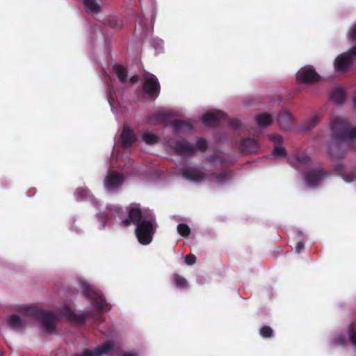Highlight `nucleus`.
<instances>
[{
  "instance_id": "nucleus-1",
  "label": "nucleus",
  "mask_w": 356,
  "mask_h": 356,
  "mask_svg": "<svg viewBox=\"0 0 356 356\" xmlns=\"http://www.w3.org/2000/svg\"><path fill=\"white\" fill-rule=\"evenodd\" d=\"M132 221L136 224V234L138 241L143 245L149 244L156 227L155 218L148 210L131 208L129 212V218L122 220L124 226H128Z\"/></svg>"
},
{
  "instance_id": "nucleus-2",
  "label": "nucleus",
  "mask_w": 356,
  "mask_h": 356,
  "mask_svg": "<svg viewBox=\"0 0 356 356\" xmlns=\"http://www.w3.org/2000/svg\"><path fill=\"white\" fill-rule=\"evenodd\" d=\"M20 312L24 316L40 318L41 328L44 332L49 334L54 330L56 320L51 314L49 312L41 313L35 307L28 306L21 307Z\"/></svg>"
},
{
  "instance_id": "nucleus-3",
  "label": "nucleus",
  "mask_w": 356,
  "mask_h": 356,
  "mask_svg": "<svg viewBox=\"0 0 356 356\" xmlns=\"http://www.w3.org/2000/svg\"><path fill=\"white\" fill-rule=\"evenodd\" d=\"M331 127L333 137L337 140H343L356 137V128L348 129L345 124L340 120L333 121Z\"/></svg>"
},
{
  "instance_id": "nucleus-4",
  "label": "nucleus",
  "mask_w": 356,
  "mask_h": 356,
  "mask_svg": "<svg viewBox=\"0 0 356 356\" xmlns=\"http://www.w3.org/2000/svg\"><path fill=\"white\" fill-rule=\"evenodd\" d=\"M80 285L83 289L84 294L93 299L94 302L99 309L104 312L110 309L108 305L105 302L102 296L94 289L93 286L89 285L83 280L80 281Z\"/></svg>"
},
{
  "instance_id": "nucleus-5",
  "label": "nucleus",
  "mask_w": 356,
  "mask_h": 356,
  "mask_svg": "<svg viewBox=\"0 0 356 356\" xmlns=\"http://www.w3.org/2000/svg\"><path fill=\"white\" fill-rule=\"evenodd\" d=\"M170 145L176 151L177 153L186 154L194 152L195 149L200 151L204 150L207 147V143L204 139L200 138L197 140L195 147H193L186 141H181L179 143H175L172 141L170 143Z\"/></svg>"
},
{
  "instance_id": "nucleus-6",
  "label": "nucleus",
  "mask_w": 356,
  "mask_h": 356,
  "mask_svg": "<svg viewBox=\"0 0 356 356\" xmlns=\"http://www.w3.org/2000/svg\"><path fill=\"white\" fill-rule=\"evenodd\" d=\"M353 56H356V46L336 58L334 60L336 71L338 72L346 71L352 63Z\"/></svg>"
},
{
  "instance_id": "nucleus-7",
  "label": "nucleus",
  "mask_w": 356,
  "mask_h": 356,
  "mask_svg": "<svg viewBox=\"0 0 356 356\" xmlns=\"http://www.w3.org/2000/svg\"><path fill=\"white\" fill-rule=\"evenodd\" d=\"M318 75L310 65L300 68L296 73L297 81L302 84H312L318 80Z\"/></svg>"
},
{
  "instance_id": "nucleus-8",
  "label": "nucleus",
  "mask_w": 356,
  "mask_h": 356,
  "mask_svg": "<svg viewBox=\"0 0 356 356\" xmlns=\"http://www.w3.org/2000/svg\"><path fill=\"white\" fill-rule=\"evenodd\" d=\"M159 83L157 78L153 74L145 76L144 90L149 96H158L159 93Z\"/></svg>"
},
{
  "instance_id": "nucleus-9",
  "label": "nucleus",
  "mask_w": 356,
  "mask_h": 356,
  "mask_svg": "<svg viewBox=\"0 0 356 356\" xmlns=\"http://www.w3.org/2000/svg\"><path fill=\"white\" fill-rule=\"evenodd\" d=\"M184 177L189 181L196 183L207 181L209 179V176L203 171L195 168H186L183 170Z\"/></svg>"
},
{
  "instance_id": "nucleus-10",
  "label": "nucleus",
  "mask_w": 356,
  "mask_h": 356,
  "mask_svg": "<svg viewBox=\"0 0 356 356\" xmlns=\"http://www.w3.org/2000/svg\"><path fill=\"white\" fill-rule=\"evenodd\" d=\"M123 177L115 172L108 173L104 179V186L108 191H113L121 186L123 183Z\"/></svg>"
},
{
  "instance_id": "nucleus-11",
  "label": "nucleus",
  "mask_w": 356,
  "mask_h": 356,
  "mask_svg": "<svg viewBox=\"0 0 356 356\" xmlns=\"http://www.w3.org/2000/svg\"><path fill=\"white\" fill-rule=\"evenodd\" d=\"M224 116L225 114L221 111H214L204 114L202 117V120L205 124L213 126L224 118Z\"/></svg>"
},
{
  "instance_id": "nucleus-12",
  "label": "nucleus",
  "mask_w": 356,
  "mask_h": 356,
  "mask_svg": "<svg viewBox=\"0 0 356 356\" xmlns=\"http://www.w3.org/2000/svg\"><path fill=\"white\" fill-rule=\"evenodd\" d=\"M325 177V174L321 170H315L306 175L305 181L308 186H315L323 180Z\"/></svg>"
},
{
  "instance_id": "nucleus-13",
  "label": "nucleus",
  "mask_w": 356,
  "mask_h": 356,
  "mask_svg": "<svg viewBox=\"0 0 356 356\" xmlns=\"http://www.w3.org/2000/svg\"><path fill=\"white\" fill-rule=\"evenodd\" d=\"M113 70L121 83H126L128 81L136 83L138 81V76H132L128 79L126 69L121 65H115L113 66Z\"/></svg>"
},
{
  "instance_id": "nucleus-14",
  "label": "nucleus",
  "mask_w": 356,
  "mask_h": 356,
  "mask_svg": "<svg viewBox=\"0 0 356 356\" xmlns=\"http://www.w3.org/2000/svg\"><path fill=\"white\" fill-rule=\"evenodd\" d=\"M113 348V344L107 342L98 347L92 351L83 352L80 356H99L103 354H107Z\"/></svg>"
},
{
  "instance_id": "nucleus-15",
  "label": "nucleus",
  "mask_w": 356,
  "mask_h": 356,
  "mask_svg": "<svg viewBox=\"0 0 356 356\" xmlns=\"http://www.w3.org/2000/svg\"><path fill=\"white\" fill-rule=\"evenodd\" d=\"M278 122L282 128L289 129L291 127L293 120L289 112L282 111L278 116Z\"/></svg>"
},
{
  "instance_id": "nucleus-16",
  "label": "nucleus",
  "mask_w": 356,
  "mask_h": 356,
  "mask_svg": "<svg viewBox=\"0 0 356 356\" xmlns=\"http://www.w3.org/2000/svg\"><path fill=\"white\" fill-rule=\"evenodd\" d=\"M120 139L124 146H129L135 141L136 136L129 130L128 127L124 126L120 136Z\"/></svg>"
},
{
  "instance_id": "nucleus-17",
  "label": "nucleus",
  "mask_w": 356,
  "mask_h": 356,
  "mask_svg": "<svg viewBox=\"0 0 356 356\" xmlns=\"http://www.w3.org/2000/svg\"><path fill=\"white\" fill-rule=\"evenodd\" d=\"M242 150L245 153H252L257 150V143L254 139L247 138L243 140Z\"/></svg>"
},
{
  "instance_id": "nucleus-18",
  "label": "nucleus",
  "mask_w": 356,
  "mask_h": 356,
  "mask_svg": "<svg viewBox=\"0 0 356 356\" xmlns=\"http://www.w3.org/2000/svg\"><path fill=\"white\" fill-rule=\"evenodd\" d=\"M255 120L257 124L261 127H268L273 122L271 115L266 113H261L255 116Z\"/></svg>"
},
{
  "instance_id": "nucleus-19",
  "label": "nucleus",
  "mask_w": 356,
  "mask_h": 356,
  "mask_svg": "<svg viewBox=\"0 0 356 356\" xmlns=\"http://www.w3.org/2000/svg\"><path fill=\"white\" fill-rule=\"evenodd\" d=\"M173 130L175 132L186 133L190 131L192 127L185 121L175 120L172 123Z\"/></svg>"
},
{
  "instance_id": "nucleus-20",
  "label": "nucleus",
  "mask_w": 356,
  "mask_h": 356,
  "mask_svg": "<svg viewBox=\"0 0 356 356\" xmlns=\"http://www.w3.org/2000/svg\"><path fill=\"white\" fill-rule=\"evenodd\" d=\"M84 7L88 13L92 14L98 13L100 10V6L96 0H83Z\"/></svg>"
},
{
  "instance_id": "nucleus-21",
  "label": "nucleus",
  "mask_w": 356,
  "mask_h": 356,
  "mask_svg": "<svg viewBox=\"0 0 356 356\" xmlns=\"http://www.w3.org/2000/svg\"><path fill=\"white\" fill-rule=\"evenodd\" d=\"M8 324L10 327L15 330L20 329L24 326L23 321L20 319V318L18 316L15 314L12 315L9 317V318L8 319Z\"/></svg>"
},
{
  "instance_id": "nucleus-22",
  "label": "nucleus",
  "mask_w": 356,
  "mask_h": 356,
  "mask_svg": "<svg viewBox=\"0 0 356 356\" xmlns=\"http://www.w3.org/2000/svg\"><path fill=\"white\" fill-rule=\"evenodd\" d=\"M142 138L143 141L148 145H154L159 141V137L149 131L143 132Z\"/></svg>"
},
{
  "instance_id": "nucleus-23",
  "label": "nucleus",
  "mask_w": 356,
  "mask_h": 356,
  "mask_svg": "<svg viewBox=\"0 0 356 356\" xmlns=\"http://www.w3.org/2000/svg\"><path fill=\"white\" fill-rule=\"evenodd\" d=\"M60 314L69 320H72L74 316L73 312L67 305L63 306L60 309Z\"/></svg>"
},
{
  "instance_id": "nucleus-24",
  "label": "nucleus",
  "mask_w": 356,
  "mask_h": 356,
  "mask_svg": "<svg viewBox=\"0 0 356 356\" xmlns=\"http://www.w3.org/2000/svg\"><path fill=\"white\" fill-rule=\"evenodd\" d=\"M177 232L180 235L187 236L189 235L191 230L186 224L180 223L177 226Z\"/></svg>"
},
{
  "instance_id": "nucleus-25",
  "label": "nucleus",
  "mask_w": 356,
  "mask_h": 356,
  "mask_svg": "<svg viewBox=\"0 0 356 356\" xmlns=\"http://www.w3.org/2000/svg\"><path fill=\"white\" fill-rule=\"evenodd\" d=\"M174 280L176 286L179 288H184L188 284L187 281L184 278L178 275L175 276Z\"/></svg>"
},
{
  "instance_id": "nucleus-26",
  "label": "nucleus",
  "mask_w": 356,
  "mask_h": 356,
  "mask_svg": "<svg viewBox=\"0 0 356 356\" xmlns=\"http://www.w3.org/2000/svg\"><path fill=\"white\" fill-rule=\"evenodd\" d=\"M260 334L263 337H270L273 334V330L268 326H264L260 329Z\"/></svg>"
},
{
  "instance_id": "nucleus-27",
  "label": "nucleus",
  "mask_w": 356,
  "mask_h": 356,
  "mask_svg": "<svg viewBox=\"0 0 356 356\" xmlns=\"http://www.w3.org/2000/svg\"><path fill=\"white\" fill-rule=\"evenodd\" d=\"M318 120H319V118H318V115H316V114L313 115L308 120L307 128L310 129V128L314 127L318 123Z\"/></svg>"
},
{
  "instance_id": "nucleus-28",
  "label": "nucleus",
  "mask_w": 356,
  "mask_h": 356,
  "mask_svg": "<svg viewBox=\"0 0 356 356\" xmlns=\"http://www.w3.org/2000/svg\"><path fill=\"white\" fill-rule=\"evenodd\" d=\"M285 155V149L282 147H276L274 149L273 156L274 157H282Z\"/></svg>"
},
{
  "instance_id": "nucleus-29",
  "label": "nucleus",
  "mask_w": 356,
  "mask_h": 356,
  "mask_svg": "<svg viewBox=\"0 0 356 356\" xmlns=\"http://www.w3.org/2000/svg\"><path fill=\"white\" fill-rule=\"evenodd\" d=\"M88 191L86 189L79 188L76 192L77 200H81L88 195Z\"/></svg>"
},
{
  "instance_id": "nucleus-30",
  "label": "nucleus",
  "mask_w": 356,
  "mask_h": 356,
  "mask_svg": "<svg viewBox=\"0 0 356 356\" xmlns=\"http://www.w3.org/2000/svg\"><path fill=\"white\" fill-rule=\"evenodd\" d=\"M349 336L352 343L356 346V328L355 327L350 328Z\"/></svg>"
},
{
  "instance_id": "nucleus-31",
  "label": "nucleus",
  "mask_w": 356,
  "mask_h": 356,
  "mask_svg": "<svg viewBox=\"0 0 356 356\" xmlns=\"http://www.w3.org/2000/svg\"><path fill=\"white\" fill-rule=\"evenodd\" d=\"M346 341V337L343 334H339L335 339V343L339 345H343Z\"/></svg>"
},
{
  "instance_id": "nucleus-32",
  "label": "nucleus",
  "mask_w": 356,
  "mask_h": 356,
  "mask_svg": "<svg viewBox=\"0 0 356 356\" xmlns=\"http://www.w3.org/2000/svg\"><path fill=\"white\" fill-rule=\"evenodd\" d=\"M196 258L193 254H188L185 257V261L188 265H192L195 264Z\"/></svg>"
},
{
  "instance_id": "nucleus-33",
  "label": "nucleus",
  "mask_w": 356,
  "mask_h": 356,
  "mask_svg": "<svg viewBox=\"0 0 356 356\" xmlns=\"http://www.w3.org/2000/svg\"><path fill=\"white\" fill-rule=\"evenodd\" d=\"M348 38L356 40V24L351 27L348 33Z\"/></svg>"
},
{
  "instance_id": "nucleus-34",
  "label": "nucleus",
  "mask_w": 356,
  "mask_h": 356,
  "mask_svg": "<svg viewBox=\"0 0 356 356\" xmlns=\"http://www.w3.org/2000/svg\"><path fill=\"white\" fill-rule=\"evenodd\" d=\"M341 177L346 182H351L354 179V177L350 175H341Z\"/></svg>"
},
{
  "instance_id": "nucleus-35",
  "label": "nucleus",
  "mask_w": 356,
  "mask_h": 356,
  "mask_svg": "<svg viewBox=\"0 0 356 356\" xmlns=\"http://www.w3.org/2000/svg\"><path fill=\"white\" fill-rule=\"evenodd\" d=\"M304 248V244L301 242H298L296 245V250L297 252H300L302 249Z\"/></svg>"
},
{
  "instance_id": "nucleus-36",
  "label": "nucleus",
  "mask_w": 356,
  "mask_h": 356,
  "mask_svg": "<svg viewBox=\"0 0 356 356\" xmlns=\"http://www.w3.org/2000/svg\"><path fill=\"white\" fill-rule=\"evenodd\" d=\"M307 159L305 156H300L297 159V163H307Z\"/></svg>"
},
{
  "instance_id": "nucleus-37",
  "label": "nucleus",
  "mask_w": 356,
  "mask_h": 356,
  "mask_svg": "<svg viewBox=\"0 0 356 356\" xmlns=\"http://www.w3.org/2000/svg\"><path fill=\"white\" fill-rule=\"evenodd\" d=\"M335 149H338V148L337 147H334V148H332V147H330V148H329V152H330V154H332L333 156H337V154H335Z\"/></svg>"
},
{
  "instance_id": "nucleus-38",
  "label": "nucleus",
  "mask_w": 356,
  "mask_h": 356,
  "mask_svg": "<svg viewBox=\"0 0 356 356\" xmlns=\"http://www.w3.org/2000/svg\"><path fill=\"white\" fill-rule=\"evenodd\" d=\"M239 121L238 120H234L231 122V125L234 127H238L239 126Z\"/></svg>"
},
{
  "instance_id": "nucleus-39",
  "label": "nucleus",
  "mask_w": 356,
  "mask_h": 356,
  "mask_svg": "<svg viewBox=\"0 0 356 356\" xmlns=\"http://www.w3.org/2000/svg\"><path fill=\"white\" fill-rule=\"evenodd\" d=\"M212 177H212V180H214L216 182H220L221 181V180L220 179L217 178L215 175H213Z\"/></svg>"
},
{
  "instance_id": "nucleus-40",
  "label": "nucleus",
  "mask_w": 356,
  "mask_h": 356,
  "mask_svg": "<svg viewBox=\"0 0 356 356\" xmlns=\"http://www.w3.org/2000/svg\"><path fill=\"white\" fill-rule=\"evenodd\" d=\"M157 115H158V117H157V119H156V122H159V121L161 120V115H162V114L159 113V114H157Z\"/></svg>"
},
{
  "instance_id": "nucleus-41",
  "label": "nucleus",
  "mask_w": 356,
  "mask_h": 356,
  "mask_svg": "<svg viewBox=\"0 0 356 356\" xmlns=\"http://www.w3.org/2000/svg\"><path fill=\"white\" fill-rule=\"evenodd\" d=\"M124 356H136L134 354L126 353Z\"/></svg>"
}]
</instances>
